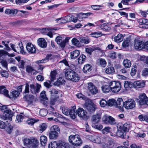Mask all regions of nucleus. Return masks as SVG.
<instances>
[{
    "label": "nucleus",
    "mask_w": 148,
    "mask_h": 148,
    "mask_svg": "<svg viewBox=\"0 0 148 148\" xmlns=\"http://www.w3.org/2000/svg\"><path fill=\"white\" fill-rule=\"evenodd\" d=\"M41 87L40 85L38 84H36V86L33 84H30L29 85L27 83L25 84V93H27L29 92V87H30V92L33 94L38 93Z\"/></svg>",
    "instance_id": "f257e3e1"
},
{
    "label": "nucleus",
    "mask_w": 148,
    "mask_h": 148,
    "mask_svg": "<svg viewBox=\"0 0 148 148\" xmlns=\"http://www.w3.org/2000/svg\"><path fill=\"white\" fill-rule=\"evenodd\" d=\"M69 140L71 143L76 146H80L82 143V141L80 136L78 134L70 135L69 137Z\"/></svg>",
    "instance_id": "f03ea898"
},
{
    "label": "nucleus",
    "mask_w": 148,
    "mask_h": 148,
    "mask_svg": "<svg viewBox=\"0 0 148 148\" xmlns=\"http://www.w3.org/2000/svg\"><path fill=\"white\" fill-rule=\"evenodd\" d=\"M23 143L25 146L30 145L36 148L38 145V141L35 138L31 137L25 138L24 140Z\"/></svg>",
    "instance_id": "7ed1b4c3"
},
{
    "label": "nucleus",
    "mask_w": 148,
    "mask_h": 148,
    "mask_svg": "<svg viewBox=\"0 0 148 148\" xmlns=\"http://www.w3.org/2000/svg\"><path fill=\"white\" fill-rule=\"evenodd\" d=\"M109 84L111 88V90L113 92H118L121 88V84L119 82L114 81H111L109 83Z\"/></svg>",
    "instance_id": "20e7f679"
},
{
    "label": "nucleus",
    "mask_w": 148,
    "mask_h": 148,
    "mask_svg": "<svg viewBox=\"0 0 148 148\" xmlns=\"http://www.w3.org/2000/svg\"><path fill=\"white\" fill-rule=\"evenodd\" d=\"M12 49L15 52L19 53L20 52L23 54L25 53V52L23 50V45L19 43L18 45H14L11 43L10 44Z\"/></svg>",
    "instance_id": "39448f33"
},
{
    "label": "nucleus",
    "mask_w": 148,
    "mask_h": 148,
    "mask_svg": "<svg viewBox=\"0 0 148 148\" xmlns=\"http://www.w3.org/2000/svg\"><path fill=\"white\" fill-rule=\"evenodd\" d=\"M77 113L78 116L83 119L86 120L88 119L87 112L82 108H79L78 109Z\"/></svg>",
    "instance_id": "423d86ee"
},
{
    "label": "nucleus",
    "mask_w": 148,
    "mask_h": 148,
    "mask_svg": "<svg viewBox=\"0 0 148 148\" xmlns=\"http://www.w3.org/2000/svg\"><path fill=\"white\" fill-rule=\"evenodd\" d=\"M135 106V102L133 99H128L124 102V107L127 109L133 108Z\"/></svg>",
    "instance_id": "0eeeda50"
},
{
    "label": "nucleus",
    "mask_w": 148,
    "mask_h": 148,
    "mask_svg": "<svg viewBox=\"0 0 148 148\" xmlns=\"http://www.w3.org/2000/svg\"><path fill=\"white\" fill-rule=\"evenodd\" d=\"M84 107L87 109L88 111L91 112H94L96 109V105L92 102L90 103H86L84 104Z\"/></svg>",
    "instance_id": "6e6552de"
},
{
    "label": "nucleus",
    "mask_w": 148,
    "mask_h": 148,
    "mask_svg": "<svg viewBox=\"0 0 148 148\" xmlns=\"http://www.w3.org/2000/svg\"><path fill=\"white\" fill-rule=\"evenodd\" d=\"M88 90L92 95H95L98 92V90L97 88L93 83H89L88 84Z\"/></svg>",
    "instance_id": "1a4fd4ad"
},
{
    "label": "nucleus",
    "mask_w": 148,
    "mask_h": 148,
    "mask_svg": "<svg viewBox=\"0 0 148 148\" xmlns=\"http://www.w3.org/2000/svg\"><path fill=\"white\" fill-rule=\"evenodd\" d=\"M139 24V27L145 29H148V20L145 18H140L138 20Z\"/></svg>",
    "instance_id": "9d476101"
},
{
    "label": "nucleus",
    "mask_w": 148,
    "mask_h": 148,
    "mask_svg": "<svg viewBox=\"0 0 148 148\" xmlns=\"http://www.w3.org/2000/svg\"><path fill=\"white\" fill-rule=\"evenodd\" d=\"M12 111L10 110H7L4 111L3 114V118L4 119L8 120L9 121H11L12 119Z\"/></svg>",
    "instance_id": "9b49d317"
},
{
    "label": "nucleus",
    "mask_w": 148,
    "mask_h": 148,
    "mask_svg": "<svg viewBox=\"0 0 148 148\" xmlns=\"http://www.w3.org/2000/svg\"><path fill=\"white\" fill-rule=\"evenodd\" d=\"M144 42L139 40H135L134 41V47L135 49L141 50L144 49Z\"/></svg>",
    "instance_id": "f8f14e48"
},
{
    "label": "nucleus",
    "mask_w": 148,
    "mask_h": 148,
    "mask_svg": "<svg viewBox=\"0 0 148 148\" xmlns=\"http://www.w3.org/2000/svg\"><path fill=\"white\" fill-rule=\"evenodd\" d=\"M25 68L26 72L29 74L31 75H36L38 72L35 69L30 65H27L26 66Z\"/></svg>",
    "instance_id": "ddd939ff"
},
{
    "label": "nucleus",
    "mask_w": 148,
    "mask_h": 148,
    "mask_svg": "<svg viewBox=\"0 0 148 148\" xmlns=\"http://www.w3.org/2000/svg\"><path fill=\"white\" fill-rule=\"evenodd\" d=\"M148 98L144 93L140 95L138 98V103L140 105H143L145 104Z\"/></svg>",
    "instance_id": "4468645a"
},
{
    "label": "nucleus",
    "mask_w": 148,
    "mask_h": 148,
    "mask_svg": "<svg viewBox=\"0 0 148 148\" xmlns=\"http://www.w3.org/2000/svg\"><path fill=\"white\" fill-rule=\"evenodd\" d=\"M116 103L115 106L118 108L121 111H124L123 106L124 107V102H123L122 98L118 99L116 101Z\"/></svg>",
    "instance_id": "2eb2a0df"
},
{
    "label": "nucleus",
    "mask_w": 148,
    "mask_h": 148,
    "mask_svg": "<svg viewBox=\"0 0 148 148\" xmlns=\"http://www.w3.org/2000/svg\"><path fill=\"white\" fill-rule=\"evenodd\" d=\"M26 48L27 51L31 53H34L36 52V47L31 43L29 42L27 44Z\"/></svg>",
    "instance_id": "dca6fc26"
},
{
    "label": "nucleus",
    "mask_w": 148,
    "mask_h": 148,
    "mask_svg": "<svg viewBox=\"0 0 148 148\" xmlns=\"http://www.w3.org/2000/svg\"><path fill=\"white\" fill-rule=\"evenodd\" d=\"M133 86L135 88H140L144 87L145 86V81H136L133 83Z\"/></svg>",
    "instance_id": "f3484780"
},
{
    "label": "nucleus",
    "mask_w": 148,
    "mask_h": 148,
    "mask_svg": "<svg viewBox=\"0 0 148 148\" xmlns=\"http://www.w3.org/2000/svg\"><path fill=\"white\" fill-rule=\"evenodd\" d=\"M57 43L61 47H64L65 46V42L62 40V37L60 36H57L56 39Z\"/></svg>",
    "instance_id": "a211bd4d"
},
{
    "label": "nucleus",
    "mask_w": 148,
    "mask_h": 148,
    "mask_svg": "<svg viewBox=\"0 0 148 148\" xmlns=\"http://www.w3.org/2000/svg\"><path fill=\"white\" fill-rule=\"evenodd\" d=\"M69 115H70L71 117L73 119H75L77 114L75 106H73L72 108L69 110Z\"/></svg>",
    "instance_id": "6ab92c4d"
},
{
    "label": "nucleus",
    "mask_w": 148,
    "mask_h": 148,
    "mask_svg": "<svg viewBox=\"0 0 148 148\" xmlns=\"http://www.w3.org/2000/svg\"><path fill=\"white\" fill-rule=\"evenodd\" d=\"M59 148H74L72 146H69V144L62 141H59Z\"/></svg>",
    "instance_id": "aec40b11"
},
{
    "label": "nucleus",
    "mask_w": 148,
    "mask_h": 148,
    "mask_svg": "<svg viewBox=\"0 0 148 148\" xmlns=\"http://www.w3.org/2000/svg\"><path fill=\"white\" fill-rule=\"evenodd\" d=\"M90 139L93 142L99 144L101 143V138L98 136H91L90 137Z\"/></svg>",
    "instance_id": "412c9836"
},
{
    "label": "nucleus",
    "mask_w": 148,
    "mask_h": 148,
    "mask_svg": "<svg viewBox=\"0 0 148 148\" xmlns=\"http://www.w3.org/2000/svg\"><path fill=\"white\" fill-rule=\"evenodd\" d=\"M38 45L41 47L45 48L46 47L47 43L45 39L43 38H40L38 40Z\"/></svg>",
    "instance_id": "4be33fe9"
},
{
    "label": "nucleus",
    "mask_w": 148,
    "mask_h": 148,
    "mask_svg": "<svg viewBox=\"0 0 148 148\" xmlns=\"http://www.w3.org/2000/svg\"><path fill=\"white\" fill-rule=\"evenodd\" d=\"M98 50L101 51V50L98 47L95 46H93L90 48H86V51L90 55L91 54L92 52L95 50Z\"/></svg>",
    "instance_id": "5701e85b"
},
{
    "label": "nucleus",
    "mask_w": 148,
    "mask_h": 148,
    "mask_svg": "<svg viewBox=\"0 0 148 148\" xmlns=\"http://www.w3.org/2000/svg\"><path fill=\"white\" fill-rule=\"evenodd\" d=\"M74 71L70 69H66L65 71V75L66 78L69 80Z\"/></svg>",
    "instance_id": "b1692460"
},
{
    "label": "nucleus",
    "mask_w": 148,
    "mask_h": 148,
    "mask_svg": "<svg viewBox=\"0 0 148 148\" xmlns=\"http://www.w3.org/2000/svg\"><path fill=\"white\" fill-rule=\"evenodd\" d=\"M0 94H3L6 97L10 98L8 94V90L5 89V86H0Z\"/></svg>",
    "instance_id": "393cba45"
},
{
    "label": "nucleus",
    "mask_w": 148,
    "mask_h": 148,
    "mask_svg": "<svg viewBox=\"0 0 148 148\" xmlns=\"http://www.w3.org/2000/svg\"><path fill=\"white\" fill-rule=\"evenodd\" d=\"M119 125H117V131L116 133V135L119 137H123V134L125 132L121 129V126Z\"/></svg>",
    "instance_id": "a878e982"
},
{
    "label": "nucleus",
    "mask_w": 148,
    "mask_h": 148,
    "mask_svg": "<svg viewBox=\"0 0 148 148\" xmlns=\"http://www.w3.org/2000/svg\"><path fill=\"white\" fill-rule=\"evenodd\" d=\"M18 10L15 9H6L5 11V14L8 15H13L18 13Z\"/></svg>",
    "instance_id": "bb28decb"
},
{
    "label": "nucleus",
    "mask_w": 148,
    "mask_h": 148,
    "mask_svg": "<svg viewBox=\"0 0 148 148\" xmlns=\"http://www.w3.org/2000/svg\"><path fill=\"white\" fill-rule=\"evenodd\" d=\"M101 146L103 148H113L114 144L112 141H110L108 142V144L102 143Z\"/></svg>",
    "instance_id": "cd10ccee"
},
{
    "label": "nucleus",
    "mask_w": 148,
    "mask_h": 148,
    "mask_svg": "<svg viewBox=\"0 0 148 148\" xmlns=\"http://www.w3.org/2000/svg\"><path fill=\"white\" fill-rule=\"evenodd\" d=\"M117 125H119L121 126V129L124 132H128L129 130L130 127V125L127 123H125L124 125L121 123H119Z\"/></svg>",
    "instance_id": "c85d7f7f"
},
{
    "label": "nucleus",
    "mask_w": 148,
    "mask_h": 148,
    "mask_svg": "<svg viewBox=\"0 0 148 148\" xmlns=\"http://www.w3.org/2000/svg\"><path fill=\"white\" fill-rule=\"evenodd\" d=\"M69 80H71L73 82H76L79 79V77L78 75L75 72L72 75Z\"/></svg>",
    "instance_id": "c756f323"
},
{
    "label": "nucleus",
    "mask_w": 148,
    "mask_h": 148,
    "mask_svg": "<svg viewBox=\"0 0 148 148\" xmlns=\"http://www.w3.org/2000/svg\"><path fill=\"white\" fill-rule=\"evenodd\" d=\"M101 118V116L100 114H97L94 115L92 118V124H95L98 123Z\"/></svg>",
    "instance_id": "7c9ffc66"
},
{
    "label": "nucleus",
    "mask_w": 148,
    "mask_h": 148,
    "mask_svg": "<svg viewBox=\"0 0 148 148\" xmlns=\"http://www.w3.org/2000/svg\"><path fill=\"white\" fill-rule=\"evenodd\" d=\"M80 54L79 51V50H75L71 53V58L72 59H75L77 56H78Z\"/></svg>",
    "instance_id": "2f4dec72"
},
{
    "label": "nucleus",
    "mask_w": 148,
    "mask_h": 148,
    "mask_svg": "<svg viewBox=\"0 0 148 148\" xmlns=\"http://www.w3.org/2000/svg\"><path fill=\"white\" fill-rule=\"evenodd\" d=\"M50 132L59 134L60 132L59 128L57 125H54L51 128Z\"/></svg>",
    "instance_id": "473e14b6"
},
{
    "label": "nucleus",
    "mask_w": 148,
    "mask_h": 148,
    "mask_svg": "<svg viewBox=\"0 0 148 148\" xmlns=\"http://www.w3.org/2000/svg\"><path fill=\"white\" fill-rule=\"evenodd\" d=\"M51 56V54H49L47 55L46 58L43 59L41 60L37 61L36 62V63L38 65H40V63H46L48 61L49 58Z\"/></svg>",
    "instance_id": "72a5a7b5"
},
{
    "label": "nucleus",
    "mask_w": 148,
    "mask_h": 148,
    "mask_svg": "<svg viewBox=\"0 0 148 148\" xmlns=\"http://www.w3.org/2000/svg\"><path fill=\"white\" fill-rule=\"evenodd\" d=\"M92 68L90 65L87 64L84 66L83 69V71L84 73H87L90 71Z\"/></svg>",
    "instance_id": "f704fd0d"
},
{
    "label": "nucleus",
    "mask_w": 148,
    "mask_h": 148,
    "mask_svg": "<svg viewBox=\"0 0 148 148\" xmlns=\"http://www.w3.org/2000/svg\"><path fill=\"white\" fill-rule=\"evenodd\" d=\"M123 39V36L121 34H119L114 37V40L115 42H121L122 41Z\"/></svg>",
    "instance_id": "c9c22d12"
},
{
    "label": "nucleus",
    "mask_w": 148,
    "mask_h": 148,
    "mask_svg": "<svg viewBox=\"0 0 148 148\" xmlns=\"http://www.w3.org/2000/svg\"><path fill=\"white\" fill-rule=\"evenodd\" d=\"M47 128V125L45 123H43L40 124L38 128V131L40 132H42L44 131Z\"/></svg>",
    "instance_id": "e433bc0d"
},
{
    "label": "nucleus",
    "mask_w": 148,
    "mask_h": 148,
    "mask_svg": "<svg viewBox=\"0 0 148 148\" xmlns=\"http://www.w3.org/2000/svg\"><path fill=\"white\" fill-rule=\"evenodd\" d=\"M59 143H57L56 141H53L51 142L49 144L48 147L49 148H57L58 147Z\"/></svg>",
    "instance_id": "4c0bfd02"
},
{
    "label": "nucleus",
    "mask_w": 148,
    "mask_h": 148,
    "mask_svg": "<svg viewBox=\"0 0 148 148\" xmlns=\"http://www.w3.org/2000/svg\"><path fill=\"white\" fill-rule=\"evenodd\" d=\"M124 66L126 68H129L131 66V63L130 60L128 59L124 60L123 62Z\"/></svg>",
    "instance_id": "58836bf2"
},
{
    "label": "nucleus",
    "mask_w": 148,
    "mask_h": 148,
    "mask_svg": "<svg viewBox=\"0 0 148 148\" xmlns=\"http://www.w3.org/2000/svg\"><path fill=\"white\" fill-rule=\"evenodd\" d=\"M111 88L109 84V85H103L101 87L103 92L105 93L108 92L111 90Z\"/></svg>",
    "instance_id": "ea45409f"
},
{
    "label": "nucleus",
    "mask_w": 148,
    "mask_h": 148,
    "mask_svg": "<svg viewBox=\"0 0 148 148\" xmlns=\"http://www.w3.org/2000/svg\"><path fill=\"white\" fill-rule=\"evenodd\" d=\"M47 141V138L46 136L42 135L40 136V141L42 145L44 146L46 144Z\"/></svg>",
    "instance_id": "a19ab883"
},
{
    "label": "nucleus",
    "mask_w": 148,
    "mask_h": 148,
    "mask_svg": "<svg viewBox=\"0 0 148 148\" xmlns=\"http://www.w3.org/2000/svg\"><path fill=\"white\" fill-rule=\"evenodd\" d=\"M100 28L101 30L106 32L109 31L110 29V27L105 24H102L100 26Z\"/></svg>",
    "instance_id": "79ce46f5"
},
{
    "label": "nucleus",
    "mask_w": 148,
    "mask_h": 148,
    "mask_svg": "<svg viewBox=\"0 0 148 148\" xmlns=\"http://www.w3.org/2000/svg\"><path fill=\"white\" fill-rule=\"evenodd\" d=\"M114 68L113 67L110 66L106 69L105 72L108 74H113L114 73Z\"/></svg>",
    "instance_id": "37998d69"
},
{
    "label": "nucleus",
    "mask_w": 148,
    "mask_h": 148,
    "mask_svg": "<svg viewBox=\"0 0 148 148\" xmlns=\"http://www.w3.org/2000/svg\"><path fill=\"white\" fill-rule=\"evenodd\" d=\"M98 62L99 63L101 66L104 67H105L107 63L106 60L102 58H100L98 60Z\"/></svg>",
    "instance_id": "c03bdc74"
},
{
    "label": "nucleus",
    "mask_w": 148,
    "mask_h": 148,
    "mask_svg": "<svg viewBox=\"0 0 148 148\" xmlns=\"http://www.w3.org/2000/svg\"><path fill=\"white\" fill-rule=\"evenodd\" d=\"M57 75V73L56 71H53L51 73H50V80L51 82L53 81L56 79V76Z\"/></svg>",
    "instance_id": "a18cd8bd"
},
{
    "label": "nucleus",
    "mask_w": 148,
    "mask_h": 148,
    "mask_svg": "<svg viewBox=\"0 0 148 148\" xmlns=\"http://www.w3.org/2000/svg\"><path fill=\"white\" fill-rule=\"evenodd\" d=\"M116 104V100L114 99H110L107 101V105L109 106H115Z\"/></svg>",
    "instance_id": "49530a36"
},
{
    "label": "nucleus",
    "mask_w": 148,
    "mask_h": 148,
    "mask_svg": "<svg viewBox=\"0 0 148 148\" xmlns=\"http://www.w3.org/2000/svg\"><path fill=\"white\" fill-rule=\"evenodd\" d=\"M90 35H91V36L92 37L97 38L101 36L102 34L101 32H92L90 34Z\"/></svg>",
    "instance_id": "de8ad7c7"
},
{
    "label": "nucleus",
    "mask_w": 148,
    "mask_h": 148,
    "mask_svg": "<svg viewBox=\"0 0 148 148\" xmlns=\"http://www.w3.org/2000/svg\"><path fill=\"white\" fill-rule=\"evenodd\" d=\"M86 56L84 55H82L78 59V61L79 64H82L85 60Z\"/></svg>",
    "instance_id": "09e8293b"
},
{
    "label": "nucleus",
    "mask_w": 148,
    "mask_h": 148,
    "mask_svg": "<svg viewBox=\"0 0 148 148\" xmlns=\"http://www.w3.org/2000/svg\"><path fill=\"white\" fill-rule=\"evenodd\" d=\"M58 134L50 132L49 133V137L50 139H56L58 136Z\"/></svg>",
    "instance_id": "8fccbe9b"
},
{
    "label": "nucleus",
    "mask_w": 148,
    "mask_h": 148,
    "mask_svg": "<svg viewBox=\"0 0 148 148\" xmlns=\"http://www.w3.org/2000/svg\"><path fill=\"white\" fill-rule=\"evenodd\" d=\"M25 61L22 60L21 61H20L19 63H18V65L20 69H24L25 68Z\"/></svg>",
    "instance_id": "3c124183"
},
{
    "label": "nucleus",
    "mask_w": 148,
    "mask_h": 148,
    "mask_svg": "<svg viewBox=\"0 0 148 148\" xmlns=\"http://www.w3.org/2000/svg\"><path fill=\"white\" fill-rule=\"evenodd\" d=\"M132 84L131 82L126 81L124 82V86L125 88H130L132 86Z\"/></svg>",
    "instance_id": "603ef678"
},
{
    "label": "nucleus",
    "mask_w": 148,
    "mask_h": 148,
    "mask_svg": "<svg viewBox=\"0 0 148 148\" xmlns=\"http://www.w3.org/2000/svg\"><path fill=\"white\" fill-rule=\"evenodd\" d=\"M26 122L28 125H32L36 121L35 119L34 118H30L28 119Z\"/></svg>",
    "instance_id": "864d4df0"
},
{
    "label": "nucleus",
    "mask_w": 148,
    "mask_h": 148,
    "mask_svg": "<svg viewBox=\"0 0 148 148\" xmlns=\"http://www.w3.org/2000/svg\"><path fill=\"white\" fill-rule=\"evenodd\" d=\"M109 116L106 115L104 116L102 119L103 122L105 123L109 124Z\"/></svg>",
    "instance_id": "5fc2aeb1"
},
{
    "label": "nucleus",
    "mask_w": 148,
    "mask_h": 148,
    "mask_svg": "<svg viewBox=\"0 0 148 148\" xmlns=\"http://www.w3.org/2000/svg\"><path fill=\"white\" fill-rule=\"evenodd\" d=\"M11 94L12 97L15 98L18 96L20 94V92L17 90H14L12 92Z\"/></svg>",
    "instance_id": "6e6d98bb"
},
{
    "label": "nucleus",
    "mask_w": 148,
    "mask_h": 148,
    "mask_svg": "<svg viewBox=\"0 0 148 148\" xmlns=\"http://www.w3.org/2000/svg\"><path fill=\"white\" fill-rule=\"evenodd\" d=\"M34 97L32 95H29L27 97L26 100L29 102V103H31L33 101Z\"/></svg>",
    "instance_id": "4d7b16f0"
},
{
    "label": "nucleus",
    "mask_w": 148,
    "mask_h": 148,
    "mask_svg": "<svg viewBox=\"0 0 148 148\" xmlns=\"http://www.w3.org/2000/svg\"><path fill=\"white\" fill-rule=\"evenodd\" d=\"M108 56L112 59L115 58L116 57V53L115 52H110L108 53Z\"/></svg>",
    "instance_id": "13d9d810"
},
{
    "label": "nucleus",
    "mask_w": 148,
    "mask_h": 148,
    "mask_svg": "<svg viewBox=\"0 0 148 148\" xmlns=\"http://www.w3.org/2000/svg\"><path fill=\"white\" fill-rule=\"evenodd\" d=\"M110 129L111 128L109 127H106L102 130L103 133L104 134H107L110 132Z\"/></svg>",
    "instance_id": "bf43d9fd"
},
{
    "label": "nucleus",
    "mask_w": 148,
    "mask_h": 148,
    "mask_svg": "<svg viewBox=\"0 0 148 148\" xmlns=\"http://www.w3.org/2000/svg\"><path fill=\"white\" fill-rule=\"evenodd\" d=\"M23 118V116L21 115V114H18L16 116V121L17 122H21L22 121Z\"/></svg>",
    "instance_id": "052dcab7"
},
{
    "label": "nucleus",
    "mask_w": 148,
    "mask_h": 148,
    "mask_svg": "<svg viewBox=\"0 0 148 148\" xmlns=\"http://www.w3.org/2000/svg\"><path fill=\"white\" fill-rule=\"evenodd\" d=\"M100 104L101 107H104L107 105V101L104 99H102L100 101Z\"/></svg>",
    "instance_id": "680f3d73"
},
{
    "label": "nucleus",
    "mask_w": 148,
    "mask_h": 148,
    "mask_svg": "<svg viewBox=\"0 0 148 148\" xmlns=\"http://www.w3.org/2000/svg\"><path fill=\"white\" fill-rule=\"evenodd\" d=\"M64 80L62 77H60L57 79L56 84L58 85H62L64 83Z\"/></svg>",
    "instance_id": "e2e57ef3"
},
{
    "label": "nucleus",
    "mask_w": 148,
    "mask_h": 148,
    "mask_svg": "<svg viewBox=\"0 0 148 148\" xmlns=\"http://www.w3.org/2000/svg\"><path fill=\"white\" fill-rule=\"evenodd\" d=\"M71 42L74 45L77 46L79 44V42L76 38H73Z\"/></svg>",
    "instance_id": "0e129e2a"
},
{
    "label": "nucleus",
    "mask_w": 148,
    "mask_h": 148,
    "mask_svg": "<svg viewBox=\"0 0 148 148\" xmlns=\"http://www.w3.org/2000/svg\"><path fill=\"white\" fill-rule=\"evenodd\" d=\"M109 124L114 125L115 124V120L111 116H109Z\"/></svg>",
    "instance_id": "69168bd1"
},
{
    "label": "nucleus",
    "mask_w": 148,
    "mask_h": 148,
    "mask_svg": "<svg viewBox=\"0 0 148 148\" xmlns=\"http://www.w3.org/2000/svg\"><path fill=\"white\" fill-rule=\"evenodd\" d=\"M40 114L42 116H45L47 114V111L45 109H41L40 111Z\"/></svg>",
    "instance_id": "338daca9"
},
{
    "label": "nucleus",
    "mask_w": 148,
    "mask_h": 148,
    "mask_svg": "<svg viewBox=\"0 0 148 148\" xmlns=\"http://www.w3.org/2000/svg\"><path fill=\"white\" fill-rule=\"evenodd\" d=\"M80 41L81 42L84 43L85 44H87L89 43V41L88 39L86 38H83L80 39Z\"/></svg>",
    "instance_id": "774afa93"
}]
</instances>
